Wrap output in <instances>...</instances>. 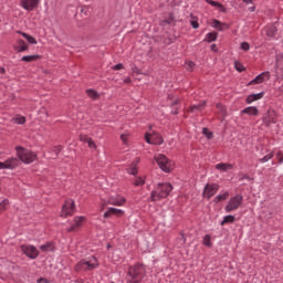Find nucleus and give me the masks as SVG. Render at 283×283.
Listing matches in <instances>:
<instances>
[{"label":"nucleus","mask_w":283,"mask_h":283,"mask_svg":"<svg viewBox=\"0 0 283 283\" xmlns=\"http://www.w3.org/2000/svg\"><path fill=\"white\" fill-rule=\"evenodd\" d=\"M13 123H15V125H25V116L22 115H18L17 117H14Z\"/></svg>","instance_id":"33"},{"label":"nucleus","mask_w":283,"mask_h":283,"mask_svg":"<svg viewBox=\"0 0 283 283\" xmlns=\"http://www.w3.org/2000/svg\"><path fill=\"white\" fill-rule=\"evenodd\" d=\"M132 72L134 73V74H143V71H140V69H138V66L137 65H133V67H132Z\"/></svg>","instance_id":"45"},{"label":"nucleus","mask_w":283,"mask_h":283,"mask_svg":"<svg viewBox=\"0 0 283 283\" xmlns=\"http://www.w3.org/2000/svg\"><path fill=\"white\" fill-rule=\"evenodd\" d=\"M174 191V186L169 182L157 184L154 190L150 192V202H160V200H165V198L169 197V193Z\"/></svg>","instance_id":"2"},{"label":"nucleus","mask_w":283,"mask_h":283,"mask_svg":"<svg viewBox=\"0 0 283 283\" xmlns=\"http://www.w3.org/2000/svg\"><path fill=\"white\" fill-rule=\"evenodd\" d=\"M128 174H129L130 176H137V175H138V168H136V167L130 168V169L128 170Z\"/></svg>","instance_id":"46"},{"label":"nucleus","mask_w":283,"mask_h":283,"mask_svg":"<svg viewBox=\"0 0 283 283\" xmlns=\"http://www.w3.org/2000/svg\"><path fill=\"white\" fill-rule=\"evenodd\" d=\"M2 74L6 72V69H1Z\"/></svg>","instance_id":"56"},{"label":"nucleus","mask_w":283,"mask_h":283,"mask_svg":"<svg viewBox=\"0 0 283 283\" xmlns=\"http://www.w3.org/2000/svg\"><path fill=\"white\" fill-rule=\"evenodd\" d=\"M20 6L23 10L32 12L39 6V0H20Z\"/></svg>","instance_id":"16"},{"label":"nucleus","mask_w":283,"mask_h":283,"mask_svg":"<svg viewBox=\"0 0 283 283\" xmlns=\"http://www.w3.org/2000/svg\"><path fill=\"white\" fill-rule=\"evenodd\" d=\"M202 134L207 136L208 140H211V138H213V133L209 132L208 128H203Z\"/></svg>","instance_id":"41"},{"label":"nucleus","mask_w":283,"mask_h":283,"mask_svg":"<svg viewBox=\"0 0 283 283\" xmlns=\"http://www.w3.org/2000/svg\"><path fill=\"white\" fill-rule=\"evenodd\" d=\"M108 205L113 207H125L127 205V199L123 195H116L108 198Z\"/></svg>","instance_id":"14"},{"label":"nucleus","mask_w":283,"mask_h":283,"mask_svg":"<svg viewBox=\"0 0 283 283\" xmlns=\"http://www.w3.org/2000/svg\"><path fill=\"white\" fill-rule=\"evenodd\" d=\"M179 103H180V98H175V99L172 101L171 105H172V106H174V105H179Z\"/></svg>","instance_id":"51"},{"label":"nucleus","mask_w":283,"mask_h":283,"mask_svg":"<svg viewBox=\"0 0 283 283\" xmlns=\"http://www.w3.org/2000/svg\"><path fill=\"white\" fill-rule=\"evenodd\" d=\"M20 249L27 258H30V260H36V258H39V250L34 245L22 244Z\"/></svg>","instance_id":"11"},{"label":"nucleus","mask_w":283,"mask_h":283,"mask_svg":"<svg viewBox=\"0 0 283 283\" xmlns=\"http://www.w3.org/2000/svg\"><path fill=\"white\" fill-rule=\"evenodd\" d=\"M38 283H50V282L48 281V279L40 277V279L38 280Z\"/></svg>","instance_id":"50"},{"label":"nucleus","mask_w":283,"mask_h":283,"mask_svg":"<svg viewBox=\"0 0 283 283\" xmlns=\"http://www.w3.org/2000/svg\"><path fill=\"white\" fill-rule=\"evenodd\" d=\"M145 275H147V269L145 264L137 262L128 268L126 273V282L127 283H140L145 280Z\"/></svg>","instance_id":"1"},{"label":"nucleus","mask_w":283,"mask_h":283,"mask_svg":"<svg viewBox=\"0 0 283 283\" xmlns=\"http://www.w3.org/2000/svg\"><path fill=\"white\" fill-rule=\"evenodd\" d=\"M276 158H279V163H280V165H282V163H283V151L282 150H279L276 153Z\"/></svg>","instance_id":"48"},{"label":"nucleus","mask_w":283,"mask_h":283,"mask_svg":"<svg viewBox=\"0 0 283 283\" xmlns=\"http://www.w3.org/2000/svg\"><path fill=\"white\" fill-rule=\"evenodd\" d=\"M243 2L249 4V3H253V0H243Z\"/></svg>","instance_id":"54"},{"label":"nucleus","mask_w":283,"mask_h":283,"mask_svg":"<svg viewBox=\"0 0 283 283\" xmlns=\"http://www.w3.org/2000/svg\"><path fill=\"white\" fill-rule=\"evenodd\" d=\"M262 98H264V92L251 94L247 96L245 103L247 105H251V103H255V101H260Z\"/></svg>","instance_id":"21"},{"label":"nucleus","mask_w":283,"mask_h":283,"mask_svg":"<svg viewBox=\"0 0 283 283\" xmlns=\"http://www.w3.org/2000/svg\"><path fill=\"white\" fill-rule=\"evenodd\" d=\"M234 67L237 72H244V70H247L244 65L240 62H234Z\"/></svg>","instance_id":"40"},{"label":"nucleus","mask_w":283,"mask_h":283,"mask_svg":"<svg viewBox=\"0 0 283 283\" xmlns=\"http://www.w3.org/2000/svg\"><path fill=\"white\" fill-rule=\"evenodd\" d=\"M219 190H220V185H218V184H207L203 188L202 196L207 200H211V198H213V196L217 195Z\"/></svg>","instance_id":"10"},{"label":"nucleus","mask_w":283,"mask_h":283,"mask_svg":"<svg viewBox=\"0 0 283 283\" xmlns=\"http://www.w3.org/2000/svg\"><path fill=\"white\" fill-rule=\"evenodd\" d=\"M207 107V102H201L198 105H192L188 108V112H202V109H205Z\"/></svg>","instance_id":"25"},{"label":"nucleus","mask_w":283,"mask_h":283,"mask_svg":"<svg viewBox=\"0 0 283 283\" xmlns=\"http://www.w3.org/2000/svg\"><path fill=\"white\" fill-rule=\"evenodd\" d=\"M86 94L88 98H92V101H98V98H101V94H98V92L94 88L86 90Z\"/></svg>","instance_id":"26"},{"label":"nucleus","mask_w":283,"mask_h":283,"mask_svg":"<svg viewBox=\"0 0 283 283\" xmlns=\"http://www.w3.org/2000/svg\"><path fill=\"white\" fill-rule=\"evenodd\" d=\"M8 205H10V200H8V199H3V200L0 202V214H2L3 211H7V210H8Z\"/></svg>","instance_id":"34"},{"label":"nucleus","mask_w":283,"mask_h":283,"mask_svg":"<svg viewBox=\"0 0 283 283\" xmlns=\"http://www.w3.org/2000/svg\"><path fill=\"white\" fill-rule=\"evenodd\" d=\"M19 167V159L17 157H10L6 161H0V169L14 170Z\"/></svg>","instance_id":"15"},{"label":"nucleus","mask_w":283,"mask_h":283,"mask_svg":"<svg viewBox=\"0 0 283 283\" xmlns=\"http://www.w3.org/2000/svg\"><path fill=\"white\" fill-rule=\"evenodd\" d=\"M87 222V217L85 216H76L71 221V226L66 228L67 233H76L77 231H81L83 229V224Z\"/></svg>","instance_id":"7"},{"label":"nucleus","mask_w":283,"mask_h":283,"mask_svg":"<svg viewBox=\"0 0 283 283\" xmlns=\"http://www.w3.org/2000/svg\"><path fill=\"white\" fill-rule=\"evenodd\" d=\"M255 11V7L251 8V12H254Z\"/></svg>","instance_id":"55"},{"label":"nucleus","mask_w":283,"mask_h":283,"mask_svg":"<svg viewBox=\"0 0 283 283\" xmlns=\"http://www.w3.org/2000/svg\"><path fill=\"white\" fill-rule=\"evenodd\" d=\"M242 196L237 195L229 199L227 206L224 207L226 213H231V211H238L240 209V206L242 205Z\"/></svg>","instance_id":"8"},{"label":"nucleus","mask_w":283,"mask_h":283,"mask_svg":"<svg viewBox=\"0 0 283 283\" xmlns=\"http://www.w3.org/2000/svg\"><path fill=\"white\" fill-rule=\"evenodd\" d=\"M241 50H244V52H249V50H251V45L249 44V42H242Z\"/></svg>","instance_id":"43"},{"label":"nucleus","mask_w":283,"mask_h":283,"mask_svg":"<svg viewBox=\"0 0 283 283\" xmlns=\"http://www.w3.org/2000/svg\"><path fill=\"white\" fill-rule=\"evenodd\" d=\"M193 67H196V63L193 61L186 62V70L188 72H193Z\"/></svg>","instance_id":"39"},{"label":"nucleus","mask_w":283,"mask_h":283,"mask_svg":"<svg viewBox=\"0 0 283 283\" xmlns=\"http://www.w3.org/2000/svg\"><path fill=\"white\" fill-rule=\"evenodd\" d=\"M149 130L151 132V126H149Z\"/></svg>","instance_id":"59"},{"label":"nucleus","mask_w":283,"mask_h":283,"mask_svg":"<svg viewBox=\"0 0 283 283\" xmlns=\"http://www.w3.org/2000/svg\"><path fill=\"white\" fill-rule=\"evenodd\" d=\"M206 1L209 3V6H212L213 8H220L221 12H224V6H222V3L213 0H206Z\"/></svg>","instance_id":"32"},{"label":"nucleus","mask_w":283,"mask_h":283,"mask_svg":"<svg viewBox=\"0 0 283 283\" xmlns=\"http://www.w3.org/2000/svg\"><path fill=\"white\" fill-rule=\"evenodd\" d=\"M190 24L192 25L193 30H198L200 28V24L196 20L190 21Z\"/></svg>","instance_id":"49"},{"label":"nucleus","mask_w":283,"mask_h":283,"mask_svg":"<svg viewBox=\"0 0 283 283\" xmlns=\"http://www.w3.org/2000/svg\"><path fill=\"white\" fill-rule=\"evenodd\" d=\"M263 34L268 36V39H273L277 34V27L274 24H268L265 28L262 29Z\"/></svg>","instance_id":"19"},{"label":"nucleus","mask_w":283,"mask_h":283,"mask_svg":"<svg viewBox=\"0 0 283 283\" xmlns=\"http://www.w3.org/2000/svg\"><path fill=\"white\" fill-rule=\"evenodd\" d=\"M18 34H21L31 45H36V39L34 36L21 31H19Z\"/></svg>","instance_id":"27"},{"label":"nucleus","mask_w":283,"mask_h":283,"mask_svg":"<svg viewBox=\"0 0 283 283\" xmlns=\"http://www.w3.org/2000/svg\"><path fill=\"white\" fill-rule=\"evenodd\" d=\"M56 249V245L54 242H46L40 247V251L43 253H48V251H54Z\"/></svg>","instance_id":"24"},{"label":"nucleus","mask_w":283,"mask_h":283,"mask_svg":"<svg viewBox=\"0 0 283 283\" xmlns=\"http://www.w3.org/2000/svg\"><path fill=\"white\" fill-rule=\"evenodd\" d=\"M145 140L146 143H148V145H163L165 143L163 135L156 130H151V133H146Z\"/></svg>","instance_id":"9"},{"label":"nucleus","mask_w":283,"mask_h":283,"mask_svg":"<svg viewBox=\"0 0 283 283\" xmlns=\"http://www.w3.org/2000/svg\"><path fill=\"white\" fill-rule=\"evenodd\" d=\"M112 216H116V218H123V216H125V211L118 208H108L104 213V218H112Z\"/></svg>","instance_id":"18"},{"label":"nucleus","mask_w":283,"mask_h":283,"mask_svg":"<svg viewBox=\"0 0 283 283\" xmlns=\"http://www.w3.org/2000/svg\"><path fill=\"white\" fill-rule=\"evenodd\" d=\"M17 160L23 163L24 165H32L35 160L39 159V155L36 153L24 148L22 146H15Z\"/></svg>","instance_id":"4"},{"label":"nucleus","mask_w":283,"mask_h":283,"mask_svg":"<svg viewBox=\"0 0 283 283\" xmlns=\"http://www.w3.org/2000/svg\"><path fill=\"white\" fill-rule=\"evenodd\" d=\"M13 50H15V52H28V50H30V45H28V43L24 40L18 39L15 41V44H13Z\"/></svg>","instance_id":"17"},{"label":"nucleus","mask_w":283,"mask_h":283,"mask_svg":"<svg viewBox=\"0 0 283 283\" xmlns=\"http://www.w3.org/2000/svg\"><path fill=\"white\" fill-rule=\"evenodd\" d=\"M271 80V72L265 71L260 73L255 78H253L252 81H250L248 83V85H262V83H265V81H270Z\"/></svg>","instance_id":"13"},{"label":"nucleus","mask_w":283,"mask_h":283,"mask_svg":"<svg viewBox=\"0 0 283 283\" xmlns=\"http://www.w3.org/2000/svg\"><path fill=\"white\" fill-rule=\"evenodd\" d=\"M241 116L242 114H247L248 116H260V109H258V106H248L243 108L240 112Z\"/></svg>","instance_id":"20"},{"label":"nucleus","mask_w":283,"mask_h":283,"mask_svg":"<svg viewBox=\"0 0 283 283\" xmlns=\"http://www.w3.org/2000/svg\"><path fill=\"white\" fill-rule=\"evenodd\" d=\"M207 43H213V41H218V33L210 32L206 35L205 40Z\"/></svg>","instance_id":"30"},{"label":"nucleus","mask_w":283,"mask_h":283,"mask_svg":"<svg viewBox=\"0 0 283 283\" xmlns=\"http://www.w3.org/2000/svg\"><path fill=\"white\" fill-rule=\"evenodd\" d=\"M235 222V216L228 214L223 217V220L221 221V227H224V224H233Z\"/></svg>","instance_id":"29"},{"label":"nucleus","mask_w":283,"mask_h":283,"mask_svg":"<svg viewBox=\"0 0 283 283\" xmlns=\"http://www.w3.org/2000/svg\"><path fill=\"white\" fill-rule=\"evenodd\" d=\"M211 50H212V52H218V46L216 44H212Z\"/></svg>","instance_id":"53"},{"label":"nucleus","mask_w":283,"mask_h":283,"mask_svg":"<svg viewBox=\"0 0 283 283\" xmlns=\"http://www.w3.org/2000/svg\"><path fill=\"white\" fill-rule=\"evenodd\" d=\"M217 107H220V104H217Z\"/></svg>","instance_id":"58"},{"label":"nucleus","mask_w":283,"mask_h":283,"mask_svg":"<svg viewBox=\"0 0 283 283\" xmlns=\"http://www.w3.org/2000/svg\"><path fill=\"white\" fill-rule=\"evenodd\" d=\"M90 136H87L86 134H81L78 139H80V143H87L90 140Z\"/></svg>","instance_id":"42"},{"label":"nucleus","mask_w":283,"mask_h":283,"mask_svg":"<svg viewBox=\"0 0 283 283\" xmlns=\"http://www.w3.org/2000/svg\"><path fill=\"white\" fill-rule=\"evenodd\" d=\"M211 25L216 30H219V32H222L224 30H229V28H230L228 23H222V22H220V20H213L211 22Z\"/></svg>","instance_id":"22"},{"label":"nucleus","mask_w":283,"mask_h":283,"mask_svg":"<svg viewBox=\"0 0 283 283\" xmlns=\"http://www.w3.org/2000/svg\"><path fill=\"white\" fill-rule=\"evenodd\" d=\"M41 59V55L35 54V55H24L21 57V61L24 63H32V61H39Z\"/></svg>","instance_id":"28"},{"label":"nucleus","mask_w":283,"mask_h":283,"mask_svg":"<svg viewBox=\"0 0 283 283\" xmlns=\"http://www.w3.org/2000/svg\"><path fill=\"white\" fill-rule=\"evenodd\" d=\"M134 185H135V187H143V185H145V178L144 177H137L134 180Z\"/></svg>","instance_id":"37"},{"label":"nucleus","mask_w":283,"mask_h":283,"mask_svg":"<svg viewBox=\"0 0 283 283\" xmlns=\"http://www.w3.org/2000/svg\"><path fill=\"white\" fill-rule=\"evenodd\" d=\"M86 143L91 149H96V143H94V139H92V137H90Z\"/></svg>","instance_id":"44"},{"label":"nucleus","mask_w":283,"mask_h":283,"mask_svg":"<svg viewBox=\"0 0 283 283\" xmlns=\"http://www.w3.org/2000/svg\"><path fill=\"white\" fill-rule=\"evenodd\" d=\"M74 213H76V202L74 199H66L62 205L60 218H72Z\"/></svg>","instance_id":"6"},{"label":"nucleus","mask_w":283,"mask_h":283,"mask_svg":"<svg viewBox=\"0 0 283 283\" xmlns=\"http://www.w3.org/2000/svg\"><path fill=\"white\" fill-rule=\"evenodd\" d=\"M275 123H277V113L274 109H269L263 116V125L271 127V125H275Z\"/></svg>","instance_id":"12"},{"label":"nucleus","mask_w":283,"mask_h":283,"mask_svg":"<svg viewBox=\"0 0 283 283\" xmlns=\"http://www.w3.org/2000/svg\"><path fill=\"white\" fill-rule=\"evenodd\" d=\"M125 84L132 83V77H125L123 81Z\"/></svg>","instance_id":"52"},{"label":"nucleus","mask_w":283,"mask_h":283,"mask_svg":"<svg viewBox=\"0 0 283 283\" xmlns=\"http://www.w3.org/2000/svg\"><path fill=\"white\" fill-rule=\"evenodd\" d=\"M175 114H178V109L175 111Z\"/></svg>","instance_id":"57"},{"label":"nucleus","mask_w":283,"mask_h":283,"mask_svg":"<svg viewBox=\"0 0 283 283\" xmlns=\"http://www.w3.org/2000/svg\"><path fill=\"white\" fill-rule=\"evenodd\" d=\"M155 160L159 169H161V171H165V174H169L170 171H174V167H175L174 160L167 158V156L163 154L155 155Z\"/></svg>","instance_id":"5"},{"label":"nucleus","mask_w":283,"mask_h":283,"mask_svg":"<svg viewBox=\"0 0 283 283\" xmlns=\"http://www.w3.org/2000/svg\"><path fill=\"white\" fill-rule=\"evenodd\" d=\"M129 136H132L129 132H125L124 134L120 135V140L123 142L124 145H129Z\"/></svg>","instance_id":"35"},{"label":"nucleus","mask_w":283,"mask_h":283,"mask_svg":"<svg viewBox=\"0 0 283 283\" xmlns=\"http://www.w3.org/2000/svg\"><path fill=\"white\" fill-rule=\"evenodd\" d=\"M273 156H275L274 151H270L268 155H265L263 158L259 159V163H269V160H272Z\"/></svg>","instance_id":"36"},{"label":"nucleus","mask_w":283,"mask_h":283,"mask_svg":"<svg viewBox=\"0 0 283 283\" xmlns=\"http://www.w3.org/2000/svg\"><path fill=\"white\" fill-rule=\"evenodd\" d=\"M99 263L96 256H88L87 259L80 260L74 265V271L76 273H87V271H94L98 269Z\"/></svg>","instance_id":"3"},{"label":"nucleus","mask_w":283,"mask_h":283,"mask_svg":"<svg viewBox=\"0 0 283 283\" xmlns=\"http://www.w3.org/2000/svg\"><path fill=\"white\" fill-rule=\"evenodd\" d=\"M203 245H205V247H209V248L212 247V243H211V235L206 234V235L203 237Z\"/></svg>","instance_id":"38"},{"label":"nucleus","mask_w":283,"mask_h":283,"mask_svg":"<svg viewBox=\"0 0 283 283\" xmlns=\"http://www.w3.org/2000/svg\"><path fill=\"white\" fill-rule=\"evenodd\" d=\"M214 169H217L218 171H231V169H233V164H224V163H220V164H217L214 166Z\"/></svg>","instance_id":"23"},{"label":"nucleus","mask_w":283,"mask_h":283,"mask_svg":"<svg viewBox=\"0 0 283 283\" xmlns=\"http://www.w3.org/2000/svg\"><path fill=\"white\" fill-rule=\"evenodd\" d=\"M227 198H229V191H224L223 193H219L216 198H214V202H222V200H227Z\"/></svg>","instance_id":"31"},{"label":"nucleus","mask_w":283,"mask_h":283,"mask_svg":"<svg viewBox=\"0 0 283 283\" xmlns=\"http://www.w3.org/2000/svg\"><path fill=\"white\" fill-rule=\"evenodd\" d=\"M112 70H115V71L125 70V66L123 65V63H118V64L112 66Z\"/></svg>","instance_id":"47"}]
</instances>
